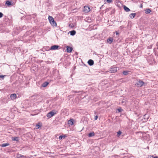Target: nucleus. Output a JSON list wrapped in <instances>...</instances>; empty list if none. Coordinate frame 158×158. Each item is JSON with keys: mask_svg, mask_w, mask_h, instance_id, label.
Instances as JSON below:
<instances>
[{"mask_svg": "<svg viewBox=\"0 0 158 158\" xmlns=\"http://www.w3.org/2000/svg\"><path fill=\"white\" fill-rule=\"evenodd\" d=\"M152 158H158V157H157V156H155V157H154Z\"/></svg>", "mask_w": 158, "mask_h": 158, "instance_id": "obj_35", "label": "nucleus"}, {"mask_svg": "<svg viewBox=\"0 0 158 158\" xmlns=\"http://www.w3.org/2000/svg\"><path fill=\"white\" fill-rule=\"evenodd\" d=\"M48 84V83L47 82H45L42 85V86L43 87H46Z\"/></svg>", "mask_w": 158, "mask_h": 158, "instance_id": "obj_21", "label": "nucleus"}, {"mask_svg": "<svg viewBox=\"0 0 158 158\" xmlns=\"http://www.w3.org/2000/svg\"><path fill=\"white\" fill-rule=\"evenodd\" d=\"M3 14L1 12H0V18H1V17H2L3 16Z\"/></svg>", "mask_w": 158, "mask_h": 158, "instance_id": "obj_29", "label": "nucleus"}, {"mask_svg": "<svg viewBox=\"0 0 158 158\" xmlns=\"http://www.w3.org/2000/svg\"><path fill=\"white\" fill-rule=\"evenodd\" d=\"M123 8L124 10L127 12H128L130 10V9L125 6H123Z\"/></svg>", "mask_w": 158, "mask_h": 158, "instance_id": "obj_13", "label": "nucleus"}, {"mask_svg": "<svg viewBox=\"0 0 158 158\" xmlns=\"http://www.w3.org/2000/svg\"><path fill=\"white\" fill-rule=\"evenodd\" d=\"M66 48H67L66 51L67 52L71 53L72 52L73 49V48L72 47L67 46L66 47Z\"/></svg>", "mask_w": 158, "mask_h": 158, "instance_id": "obj_5", "label": "nucleus"}, {"mask_svg": "<svg viewBox=\"0 0 158 158\" xmlns=\"http://www.w3.org/2000/svg\"><path fill=\"white\" fill-rule=\"evenodd\" d=\"M5 76V75L3 76V75H0V79L1 78H2V79H3Z\"/></svg>", "mask_w": 158, "mask_h": 158, "instance_id": "obj_27", "label": "nucleus"}, {"mask_svg": "<svg viewBox=\"0 0 158 158\" xmlns=\"http://www.w3.org/2000/svg\"><path fill=\"white\" fill-rule=\"evenodd\" d=\"M116 34L117 35H118V32H116Z\"/></svg>", "mask_w": 158, "mask_h": 158, "instance_id": "obj_36", "label": "nucleus"}, {"mask_svg": "<svg viewBox=\"0 0 158 158\" xmlns=\"http://www.w3.org/2000/svg\"><path fill=\"white\" fill-rule=\"evenodd\" d=\"M9 145V143H3L2 144L1 146L2 147H4L6 146H8Z\"/></svg>", "mask_w": 158, "mask_h": 158, "instance_id": "obj_20", "label": "nucleus"}, {"mask_svg": "<svg viewBox=\"0 0 158 158\" xmlns=\"http://www.w3.org/2000/svg\"><path fill=\"white\" fill-rule=\"evenodd\" d=\"M113 38H112L110 37L107 39V41L108 43L110 44L113 42Z\"/></svg>", "mask_w": 158, "mask_h": 158, "instance_id": "obj_8", "label": "nucleus"}, {"mask_svg": "<svg viewBox=\"0 0 158 158\" xmlns=\"http://www.w3.org/2000/svg\"><path fill=\"white\" fill-rule=\"evenodd\" d=\"M90 11V8L88 6H84L83 11L85 13H88Z\"/></svg>", "mask_w": 158, "mask_h": 158, "instance_id": "obj_3", "label": "nucleus"}, {"mask_svg": "<svg viewBox=\"0 0 158 158\" xmlns=\"http://www.w3.org/2000/svg\"><path fill=\"white\" fill-rule=\"evenodd\" d=\"M50 23L51 24L52 26L55 27L56 26V22L54 21V20L53 21L51 22Z\"/></svg>", "mask_w": 158, "mask_h": 158, "instance_id": "obj_10", "label": "nucleus"}, {"mask_svg": "<svg viewBox=\"0 0 158 158\" xmlns=\"http://www.w3.org/2000/svg\"><path fill=\"white\" fill-rule=\"evenodd\" d=\"M95 134L94 132H92L88 134V136L89 137H90L94 136Z\"/></svg>", "mask_w": 158, "mask_h": 158, "instance_id": "obj_16", "label": "nucleus"}, {"mask_svg": "<svg viewBox=\"0 0 158 158\" xmlns=\"http://www.w3.org/2000/svg\"><path fill=\"white\" fill-rule=\"evenodd\" d=\"M126 101L125 100V99H123V100H122V101H121V102L122 103H125V102H126Z\"/></svg>", "mask_w": 158, "mask_h": 158, "instance_id": "obj_30", "label": "nucleus"}, {"mask_svg": "<svg viewBox=\"0 0 158 158\" xmlns=\"http://www.w3.org/2000/svg\"><path fill=\"white\" fill-rule=\"evenodd\" d=\"M144 84V82L141 81V80H139L138 81H137L136 84H135V85H137V86L139 87H141L142 85H143Z\"/></svg>", "mask_w": 158, "mask_h": 158, "instance_id": "obj_1", "label": "nucleus"}, {"mask_svg": "<svg viewBox=\"0 0 158 158\" xmlns=\"http://www.w3.org/2000/svg\"><path fill=\"white\" fill-rule=\"evenodd\" d=\"M59 46L57 45H54L52 46L50 48V50H56L58 49L59 47Z\"/></svg>", "mask_w": 158, "mask_h": 158, "instance_id": "obj_6", "label": "nucleus"}, {"mask_svg": "<svg viewBox=\"0 0 158 158\" xmlns=\"http://www.w3.org/2000/svg\"><path fill=\"white\" fill-rule=\"evenodd\" d=\"M136 15V14L135 13H131L129 15V17L131 19H133L135 17Z\"/></svg>", "mask_w": 158, "mask_h": 158, "instance_id": "obj_12", "label": "nucleus"}, {"mask_svg": "<svg viewBox=\"0 0 158 158\" xmlns=\"http://www.w3.org/2000/svg\"><path fill=\"white\" fill-rule=\"evenodd\" d=\"M122 133L120 131H118L117 133V136H119Z\"/></svg>", "mask_w": 158, "mask_h": 158, "instance_id": "obj_24", "label": "nucleus"}, {"mask_svg": "<svg viewBox=\"0 0 158 158\" xmlns=\"http://www.w3.org/2000/svg\"><path fill=\"white\" fill-rule=\"evenodd\" d=\"M88 63L89 65L92 66L94 64V62L93 60H92L90 59L88 60Z\"/></svg>", "mask_w": 158, "mask_h": 158, "instance_id": "obj_9", "label": "nucleus"}, {"mask_svg": "<svg viewBox=\"0 0 158 158\" xmlns=\"http://www.w3.org/2000/svg\"><path fill=\"white\" fill-rule=\"evenodd\" d=\"M5 4L8 6L12 5L11 2L9 1H6Z\"/></svg>", "mask_w": 158, "mask_h": 158, "instance_id": "obj_18", "label": "nucleus"}, {"mask_svg": "<svg viewBox=\"0 0 158 158\" xmlns=\"http://www.w3.org/2000/svg\"><path fill=\"white\" fill-rule=\"evenodd\" d=\"M106 1L108 3H110V2H112V0H106Z\"/></svg>", "mask_w": 158, "mask_h": 158, "instance_id": "obj_28", "label": "nucleus"}, {"mask_svg": "<svg viewBox=\"0 0 158 158\" xmlns=\"http://www.w3.org/2000/svg\"><path fill=\"white\" fill-rule=\"evenodd\" d=\"M145 13L146 14H148L150 13L151 11V10L149 9H147L145 10Z\"/></svg>", "mask_w": 158, "mask_h": 158, "instance_id": "obj_17", "label": "nucleus"}, {"mask_svg": "<svg viewBox=\"0 0 158 158\" xmlns=\"http://www.w3.org/2000/svg\"><path fill=\"white\" fill-rule=\"evenodd\" d=\"M68 124L71 125L73 124V119H71L68 121Z\"/></svg>", "mask_w": 158, "mask_h": 158, "instance_id": "obj_11", "label": "nucleus"}, {"mask_svg": "<svg viewBox=\"0 0 158 158\" xmlns=\"http://www.w3.org/2000/svg\"><path fill=\"white\" fill-rule=\"evenodd\" d=\"M71 35H74L76 34V32L75 31L73 30L69 32Z\"/></svg>", "mask_w": 158, "mask_h": 158, "instance_id": "obj_19", "label": "nucleus"}, {"mask_svg": "<svg viewBox=\"0 0 158 158\" xmlns=\"http://www.w3.org/2000/svg\"><path fill=\"white\" fill-rule=\"evenodd\" d=\"M13 140L18 141V138L17 137H15L12 139Z\"/></svg>", "mask_w": 158, "mask_h": 158, "instance_id": "obj_23", "label": "nucleus"}, {"mask_svg": "<svg viewBox=\"0 0 158 158\" xmlns=\"http://www.w3.org/2000/svg\"><path fill=\"white\" fill-rule=\"evenodd\" d=\"M117 69H119L117 67L112 68H110L109 71L111 73H115L117 71Z\"/></svg>", "mask_w": 158, "mask_h": 158, "instance_id": "obj_4", "label": "nucleus"}, {"mask_svg": "<svg viewBox=\"0 0 158 158\" xmlns=\"http://www.w3.org/2000/svg\"><path fill=\"white\" fill-rule=\"evenodd\" d=\"M56 114V113H55L54 112L52 111H50L47 114V116L48 118H50L52 117Z\"/></svg>", "mask_w": 158, "mask_h": 158, "instance_id": "obj_2", "label": "nucleus"}, {"mask_svg": "<svg viewBox=\"0 0 158 158\" xmlns=\"http://www.w3.org/2000/svg\"><path fill=\"white\" fill-rule=\"evenodd\" d=\"M48 19L50 22V23L52 21H53L54 20L52 16H48Z\"/></svg>", "mask_w": 158, "mask_h": 158, "instance_id": "obj_14", "label": "nucleus"}, {"mask_svg": "<svg viewBox=\"0 0 158 158\" xmlns=\"http://www.w3.org/2000/svg\"><path fill=\"white\" fill-rule=\"evenodd\" d=\"M67 137V136L66 135H61L60 136H59V139H62L65 138L66 137Z\"/></svg>", "mask_w": 158, "mask_h": 158, "instance_id": "obj_15", "label": "nucleus"}, {"mask_svg": "<svg viewBox=\"0 0 158 158\" xmlns=\"http://www.w3.org/2000/svg\"><path fill=\"white\" fill-rule=\"evenodd\" d=\"M10 97L12 100H14L16 98V95L15 94H12L10 95Z\"/></svg>", "mask_w": 158, "mask_h": 158, "instance_id": "obj_7", "label": "nucleus"}, {"mask_svg": "<svg viewBox=\"0 0 158 158\" xmlns=\"http://www.w3.org/2000/svg\"><path fill=\"white\" fill-rule=\"evenodd\" d=\"M98 118V116L97 115H96L95 117H94V119L95 120H97V118Z\"/></svg>", "mask_w": 158, "mask_h": 158, "instance_id": "obj_32", "label": "nucleus"}, {"mask_svg": "<svg viewBox=\"0 0 158 158\" xmlns=\"http://www.w3.org/2000/svg\"><path fill=\"white\" fill-rule=\"evenodd\" d=\"M74 92H75V93H76V91H75V92L74 91Z\"/></svg>", "mask_w": 158, "mask_h": 158, "instance_id": "obj_37", "label": "nucleus"}, {"mask_svg": "<svg viewBox=\"0 0 158 158\" xmlns=\"http://www.w3.org/2000/svg\"><path fill=\"white\" fill-rule=\"evenodd\" d=\"M18 157H24V156L23 155H22L21 154H19L17 155Z\"/></svg>", "mask_w": 158, "mask_h": 158, "instance_id": "obj_25", "label": "nucleus"}, {"mask_svg": "<svg viewBox=\"0 0 158 158\" xmlns=\"http://www.w3.org/2000/svg\"><path fill=\"white\" fill-rule=\"evenodd\" d=\"M128 71H123V74H124V75H127L128 74Z\"/></svg>", "mask_w": 158, "mask_h": 158, "instance_id": "obj_22", "label": "nucleus"}, {"mask_svg": "<svg viewBox=\"0 0 158 158\" xmlns=\"http://www.w3.org/2000/svg\"><path fill=\"white\" fill-rule=\"evenodd\" d=\"M69 27L72 28L73 27V24H69Z\"/></svg>", "mask_w": 158, "mask_h": 158, "instance_id": "obj_26", "label": "nucleus"}, {"mask_svg": "<svg viewBox=\"0 0 158 158\" xmlns=\"http://www.w3.org/2000/svg\"><path fill=\"white\" fill-rule=\"evenodd\" d=\"M118 110L119 112L121 111V109H118Z\"/></svg>", "mask_w": 158, "mask_h": 158, "instance_id": "obj_34", "label": "nucleus"}, {"mask_svg": "<svg viewBox=\"0 0 158 158\" xmlns=\"http://www.w3.org/2000/svg\"><path fill=\"white\" fill-rule=\"evenodd\" d=\"M40 127V126L39 125H38V124H37L36 125V127H37V128H39V127Z\"/></svg>", "mask_w": 158, "mask_h": 158, "instance_id": "obj_31", "label": "nucleus"}, {"mask_svg": "<svg viewBox=\"0 0 158 158\" xmlns=\"http://www.w3.org/2000/svg\"><path fill=\"white\" fill-rule=\"evenodd\" d=\"M140 7L141 8H142L143 7V5L142 4H141L140 6Z\"/></svg>", "mask_w": 158, "mask_h": 158, "instance_id": "obj_33", "label": "nucleus"}]
</instances>
